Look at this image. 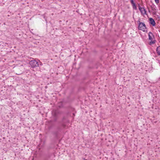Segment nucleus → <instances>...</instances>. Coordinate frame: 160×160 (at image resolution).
<instances>
[{
    "instance_id": "nucleus-3",
    "label": "nucleus",
    "mask_w": 160,
    "mask_h": 160,
    "mask_svg": "<svg viewBox=\"0 0 160 160\" xmlns=\"http://www.w3.org/2000/svg\"><path fill=\"white\" fill-rule=\"evenodd\" d=\"M138 28L139 30H142L143 32H145V29L146 28L145 25L144 23L140 22L139 21Z\"/></svg>"
},
{
    "instance_id": "nucleus-7",
    "label": "nucleus",
    "mask_w": 160,
    "mask_h": 160,
    "mask_svg": "<svg viewBox=\"0 0 160 160\" xmlns=\"http://www.w3.org/2000/svg\"><path fill=\"white\" fill-rule=\"evenodd\" d=\"M156 51L158 55L160 56V46L157 47Z\"/></svg>"
},
{
    "instance_id": "nucleus-4",
    "label": "nucleus",
    "mask_w": 160,
    "mask_h": 160,
    "mask_svg": "<svg viewBox=\"0 0 160 160\" xmlns=\"http://www.w3.org/2000/svg\"><path fill=\"white\" fill-rule=\"evenodd\" d=\"M139 9L140 11L142 14L143 15L146 14V11L144 8H142L140 6H139Z\"/></svg>"
},
{
    "instance_id": "nucleus-5",
    "label": "nucleus",
    "mask_w": 160,
    "mask_h": 160,
    "mask_svg": "<svg viewBox=\"0 0 160 160\" xmlns=\"http://www.w3.org/2000/svg\"><path fill=\"white\" fill-rule=\"evenodd\" d=\"M58 110H54L52 112V115L55 117H56L58 113Z\"/></svg>"
},
{
    "instance_id": "nucleus-9",
    "label": "nucleus",
    "mask_w": 160,
    "mask_h": 160,
    "mask_svg": "<svg viewBox=\"0 0 160 160\" xmlns=\"http://www.w3.org/2000/svg\"><path fill=\"white\" fill-rule=\"evenodd\" d=\"M130 0V2H131V3L132 4H134L135 3L134 2V1H133V0Z\"/></svg>"
},
{
    "instance_id": "nucleus-6",
    "label": "nucleus",
    "mask_w": 160,
    "mask_h": 160,
    "mask_svg": "<svg viewBox=\"0 0 160 160\" xmlns=\"http://www.w3.org/2000/svg\"><path fill=\"white\" fill-rule=\"evenodd\" d=\"M150 23L153 26L155 25V22L154 20L152 18H150L149 19Z\"/></svg>"
},
{
    "instance_id": "nucleus-8",
    "label": "nucleus",
    "mask_w": 160,
    "mask_h": 160,
    "mask_svg": "<svg viewBox=\"0 0 160 160\" xmlns=\"http://www.w3.org/2000/svg\"><path fill=\"white\" fill-rule=\"evenodd\" d=\"M132 8L135 10L137 9V8L135 3L132 4Z\"/></svg>"
},
{
    "instance_id": "nucleus-10",
    "label": "nucleus",
    "mask_w": 160,
    "mask_h": 160,
    "mask_svg": "<svg viewBox=\"0 0 160 160\" xmlns=\"http://www.w3.org/2000/svg\"><path fill=\"white\" fill-rule=\"evenodd\" d=\"M38 63H39L40 65H42V63L39 60H38Z\"/></svg>"
},
{
    "instance_id": "nucleus-1",
    "label": "nucleus",
    "mask_w": 160,
    "mask_h": 160,
    "mask_svg": "<svg viewBox=\"0 0 160 160\" xmlns=\"http://www.w3.org/2000/svg\"><path fill=\"white\" fill-rule=\"evenodd\" d=\"M149 40L150 41L149 42V44L151 45L154 44L155 43V41L154 40V36L153 34L151 32L148 33Z\"/></svg>"
},
{
    "instance_id": "nucleus-2",
    "label": "nucleus",
    "mask_w": 160,
    "mask_h": 160,
    "mask_svg": "<svg viewBox=\"0 0 160 160\" xmlns=\"http://www.w3.org/2000/svg\"><path fill=\"white\" fill-rule=\"evenodd\" d=\"M29 64L32 68L38 67L39 65L38 61H37L35 60H31L29 62Z\"/></svg>"
},
{
    "instance_id": "nucleus-11",
    "label": "nucleus",
    "mask_w": 160,
    "mask_h": 160,
    "mask_svg": "<svg viewBox=\"0 0 160 160\" xmlns=\"http://www.w3.org/2000/svg\"><path fill=\"white\" fill-rule=\"evenodd\" d=\"M155 1L156 3H159V0H155Z\"/></svg>"
},
{
    "instance_id": "nucleus-12",
    "label": "nucleus",
    "mask_w": 160,
    "mask_h": 160,
    "mask_svg": "<svg viewBox=\"0 0 160 160\" xmlns=\"http://www.w3.org/2000/svg\"><path fill=\"white\" fill-rule=\"evenodd\" d=\"M73 115L74 116H75V114H74V113H73Z\"/></svg>"
},
{
    "instance_id": "nucleus-13",
    "label": "nucleus",
    "mask_w": 160,
    "mask_h": 160,
    "mask_svg": "<svg viewBox=\"0 0 160 160\" xmlns=\"http://www.w3.org/2000/svg\"><path fill=\"white\" fill-rule=\"evenodd\" d=\"M84 160H87V159H84Z\"/></svg>"
}]
</instances>
